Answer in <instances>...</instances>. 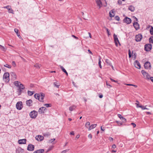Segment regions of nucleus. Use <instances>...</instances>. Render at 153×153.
<instances>
[{"label": "nucleus", "mask_w": 153, "mask_h": 153, "mask_svg": "<svg viewBox=\"0 0 153 153\" xmlns=\"http://www.w3.org/2000/svg\"><path fill=\"white\" fill-rule=\"evenodd\" d=\"M22 102H17L16 105V107L17 109L19 110H20L22 108Z\"/></svg>", "instance_id": "nucleus-7"}, {"label": "nucleus", "mask_w": 153, "mask_h": 153, "mask_svg": "<svg viewBox=\"0 0 153 153\" xmlns=\"http://www.w3.org/2000/svg\"><path fill=\"white\" fill-rule=\"evenodd\" d=\"M24 152V150L22 148L19 147L16 150V153H22Z\"/></svg>", "instance_id": "nucleus-18"}, {"label": "nucleus", "mask_w": 153, "mask_h": 153, "mask_svg": "<svg viewBox=\"0 0 153 153\" xmlns=\"http://www.w3.org/2000/svg\"><path fill=\"white\" fill-rule=\"evenodd\" d=\"M127 85H128V86H134V87L135 88H137V86L136 85H133V84H127Z\"/></svg>", "instance_id": "nucleus-50"}, {"label": "nucleus", "mask_w": 153, "mask_h": 153, "mask_svg": "<svg viewBox=\"0 0 153 153\" xmlns=\"http://www.w3.org/2000/svg\"><path fill=\"white\" fill-rule=\"evenodd\" d=\"M131 125H132L134 127H135L136 126V124L134 123H131Z\"/></svg>", "instance_id": "nucleus-61"}, {"label": "nucleus", "mask_w": 153, "mask_h": 153, "mask_svg": "<svg viewBox=\"0 0 153 153\" xmlns=\"http://www.w3.org/2000/svg\"><path fill=\"white\" fill-rule=\"evenodd\" d=\"M51 135L50 133L49 132H46L45 133L43 134V135L44 136H46L47 137H48V136H50Z\"/></svg>", "instance_id": "nucleus-34"}, {"label": "nucleus", "mask_w": 153, "mask_h": 153, "mask_svg": "<svg viewBox=\"0 0 153 153\" xmlns=\"http://www.w3.org/2000/svg\"><path fill=\"white\" fill-rule=\"evenodd\" d=\"M46 110V108L45 107H42L40 108L39 110V112L40 114L44 113L45 111Z\"/></svg>", "instance_id": "nucleus-12"}, {"label": "nucleus", "mask_w": 153, "mask_h": 153, "mask_svg": "<svg viewBox=\"0 0 153 153\" xmlns=\"http://www.w3.org/2000/svg\"><path fill=\"white\" fill-rule=\"evenodd\" d=\"M141 73L143 74L145 78L147 79H149L150 78V76L149 74L144 70H142L141 71Z\"/></svg>", "instance_id": "nucleus-4"}, {"label": "nucleus", "mask_w": 153, "mask_h": 153, "mask_svg": "<svg viewBox=\"0 0 153 153\" xmlns=\"http://www.w3.org/2000/svg\"><path fill=\"white\" fill-rule=\"evenodd\" d=\"M134 7L132 5L130 6L128 8V10H134Z\"/></svg>", "instance_id": "nucleus-41"}, {"label": "nucleus", "mask_w": 153, "mask_h": 153, "mask_svg": "<svg viewBox=\"0 0 153 153\" xmlns=\"http://www.w3.org/2000/svg\"><path fill=\"white\" fill-rule=\"evenodd\" d=\"M109 140L110 141H112L113 140V138L112 137H110L109 138Z\"/></svg>", "instance_id": "nucleus-64"}, {"label": "nucleus", "mask_w": 153, "mask_h": 153, "mask_svg": "<svg viewBox=\"0 0 153 153\" xmlns=\"http://www.w3.org/2000/svg\"><path fill=\"white\" fill-rule=\"evenodd\" d=\"M150 43H153V36H151L149 39Z\"/></svg>", "instance_id": "nucleus-35"}, {"label": "nucleus", "mask_w": 153, "mask_h": 153, "mask_svg": "<svg viewBox=\"0 0 153 153\" xmlns=\"http://www.w3.org/2000/svg\"><path fill=\"white\" fill-rule=\"evenodd\" d=\"M36 138L38 141H42L43 140L44 137L42 136L39 135L36 137Z\"/></svg>", "instance_id": "nucleus-15"}, {"label": "nucleus", "mask_w": 153, "mask_h": 153, "mask_svg": "<svg viewBox=\"0 0 153 153\" xmlns=\"http://www.w3.org/2000/svg\"><path fill=\"white\" fill-rule=\"evenodd\" d=\"M27 93L30 96H31L33 94V92H32V91H28Z\"/></svg>", "instance_id": "nucleus-37"}, {"label": "nucleus", "mask_w": 153, "mask_h": 153, "mask_svg": "<svg viewBox=\"0 0 153 153\" xmlns=\"http://www.w3.org/2000/svg\"><path fill=\"white\" fill-rule=\"evenodd\" d=\"M88 138H90V139H91L92 137V135L91 134H89L88 135Z\"/></svg>", "instance_id": "nucleus-58"}, {"label": "nucleus", "mask_w": 153, "mask_h": 153, "mask_svg": "<svg viewBox=\"0 0 153 153\" xmlns=\"http://www.w3.org/2000/svg\"><path fill=\"white\" fill-rule=\"evenodd\" d=\"M105 62L106 63H107V65H108L109 66L111 65V61L108 59H106Z\"/></svg>", "instance_id": "nucleus-27"}, {"label": "nucleus", "mask_w": 153, "mask_h": 153, "mask_svg": "<svg viewBox=\"0 0 153 153\" xmlns=\"http://www.w3.org/2000/svg\"><path fill=\"white\" fill-rule=\"evenodd\" d=\"M128 52L129 57V58H130L131 56V53L130 50H129Z\"/></svg>", "instance_id": "nucleus-47"}, {"label": "nucleus", "mask_w": 153, "mask_h": 153, "mask_svg": "<svg viewBox=\"0 0 153 153\" xmlns=\"http://www.w3.org/2000/svg\"><path fill=\"white\" fill-rule=\"evenodd\" d=\"M12 64L14 67L16 66V62L14 61H13L12 62Z\"/></svg>", "instance_id": "nucleus-57"}, {"label": "nucleus", "mask_w": 153, "mask_h": 153, "mask_svg": "<svg viewBox=\"0 0 153 153\" xmlns=\"http://www.w3.org/2000/svg\"><path fill=\"white\" fill-rule=\"evenodd\" d=\"M44 106H45L46 107H49L51 106V104H44Z\"/></svg>", "instance_id": "nucleus-39"}, {"label": "nucleus", "mask_w": 153, "mask_h": 153, "mask_svg": "<svg viewBox=\"0 0 153 153\" xmlns=\"http://www.w3.org/2000/svg\"><path fill=\"white\" fill-rule=\"evenodd\" d=\"M114 42L115 44V45L116 46H117V47L118 46V44L117 43H119V44L120 45V44L119 42V41L118 40V38H116L115 39H114Z\"/></svg>", "instance_id": "nucleus-23"}, {"label": "nucleus", "mask_w": 153, "mask_h": 153, "mask_svg": "<svg viewBox=\"0 0 153 153\" xmlns=\"http://www.w3.org/2000/svg\"><path fill=\"white\" fill-rule=\"evenodd\" d=\"M113 10H111V11H110L109 12V16L111 17H114L115 15L114 12L113 11Z\"/></svg>", "instance_id": "nucleus-24"}, {"label": "nucleus", "mask_w": 153, "mask_h": 153, "mask_svg": "<svg viewBox=\"0 0 153 153\" xmlns=\"http://www.w3.org/2000/svg\"><path fill=\"white\" fill-rule=\"evenodd\" d=\"M38 112L35 110L31 111L30 113V116L32 118H35L37 116Z\"/></svg>", "instance_id": "nucleus-2"}, {"label": "nucleus", "mask_w": 153, "mask_h": 153, "mask_svg": "<svg viewBox=\"0 0 153 153\" xmlns=\"http://www.w3.org/2000/svg\"><path fill=\"white\" fill-rule=\"evenodd\" d=\"M110 79L112 81V82H115L116 83H118V82L117 81V80H115L113 79H112V78H110Z\"/></svg>", "instance_id": "nucleus-53"}, {"label": "nucleus", "mask_w": 153, "mask_h": 153, "mask_svg": "<svg viewBox=\"0 0 153 153\" xmlns=\"http://www.w3.org/2000/svg\"><path fill=\"white\" fill-rule=\"evenodd\" d=\"M72 37H73L74 38H75V39H78V38L77 37H76V36H75L74 35H72Z\"/></svg>", "instance_id": "nucleus-60"}, {"label": "nucleus", "mask_w": 153, "mask_h": 153, "mask_svg": "<svg viewBox=\"0 0 153 153\" xmlns=\"http://www.w3.org/2000/svg\"><path fill=\"white\" fill-rule=\"evenodd\" d=\"M3 8L4 9H7V10H11V7L10 6L8 5L4 7Z\"/></svg>", "instance_id": "nucleus-33"}, {"label": "nucleus", "mask_w": 153, "mask_h": 153, "mask_svg": "<svg viewBox=\"0 0 153 153\" xmlns=\"http://www.w3.org/2000/svg\"><path fill=\"white\" fill-rule=\"evenodd\" d=\"M34 149V146L32 144H29L27 146V150L29 151H33Z\"/></svg>", "instance_id": "nucleus-11"}, {"label": "nucleus", "mask_w": 153, "mask_h": 153, "mask_svg": "<svg viewBox=\"0 0 153 153\" xmlns=\"http://www.w3.org/2000/svg\"><path fill=\"white\" fill-rule=\"evenodd\" d=\"M4 66L8 68H11V66L10 65H9L8 64H6L4 65Z\"/></svg>", "instance_id": "nucleus-40"}, {"label": "nucleus", "mask_w": 153, "mask_h": 153, "mask_svg": "<svg viewBox=\"0 0 153 153\" xmlns=\"http://www.w3.org/2000/svg\"><path fill=\"white\" fill-rule=\"evenodd\" d=\"M34 66L37 68H39L41 66V65L39 64H36L34 65Z\"/></svg>", "instance_id": "nucleus-31"}, {"label": "nucleus", "mask_w": 153, "mask_h": 153, "mask_svg": "<svg viewBox=\"0 0 153 153\" xmlns=\"http://www.w3.org/2000/svg\"><path fill=\"white\" fill-rule=\"evenodd\" d=\"M90 123L89 122H87L85 124V126L87 128H88L90 126Z\"/></svg>", "instance_id": "nucleus-30"}, {"label": "nucleus", "mask_w": 153, "mask_h": 153, "mask_svg": "<svg viewBox=\"0 0 153 153\" xmlns=\"http://www.w3.org/2000/svg\"><path fill=\"white\" fill-rule=\"evenodd\" d=\"M133 25L136 30H137L139 29V25L137 22H134L133 23Z\"/></svg>", "instance_id": "nucleus-14"}, {"label": "nucleus", "mask_w": 153, "mask_h": 153, "mask_svg": "<svg viewBox=\"0 0 153 153\" xmlns=\"http://www.w3.org/2000/svg\"><path fill=\"white\" fill-rule=\"evenodd\" d=\"M10 74L8 72L4 73L3 76V79L5 82H8L10 81Z\"/></svg>", "instance_id": "nucleus-1"}, {"label": "nucleus", "mask_w": 153, "mask_h": 153, "mask_svg": "<svg viewBox=\"0 0 153 153\" xmlns=\"http://www.w3.org/2000/svg\"><path fill=\"white\" fill-rule=\"evenodd\" d=\"M14 31L16 33L17 36L19 38H20L21 37L19 34V33H18L19 30L17 28H15L14 29Z\"/></svg>", "instance_id": "nucleus-25"}, {"label": "nucleus", "mask_w": 153, "mask_h": 153, "mask_svg": "<svg viewBox=\"0 0 153 153\" xmlns=\"http://www.w3.org/2000/svg\"><path fill=\"white\" fill-rule=\"evenodd\" d=\"M18 87V95H19L21 94L22 93V90H23L25 89V87L24 86V85L23 84H21V85L20 86Z\"/></svg>", "instance_id": "nucleus-8"}, {"label": "nucleus", "mask_w": 153, "mask_h": 153, "mask_svg": "<svg viewBox=\"0 0 153 153\" xmlns=\"http://www.w3.org/2000/svg\"><path fill=\"white\" fill-rule=\"evenodd\" d=\"M0 46L1 47V49L3 51H5L6 50V48H4V46H2L1 45H0Z\"/></svg>", "instance_id": "nucleus-44"}, {"label": "nucleus", "mask_w": 153, "mask_h": 153, "mask_svg": "<svg viewBox=\"0 0 153 153\" xmlns=\"http://www.w3.org/2000/svg\"><path fill=\"white\" fill-rule=\"evenodd\" d=\"M116 122L117 123L119 126H120L123 124L121 122H119V121H117Z\"/></svg>", "instance_id": "nucleus-42"}, {"label": "nucleus", "mask_w": 153, "mask_h": 153, "mask_svg": "<svg viewBox=\"0 0 153 153\" xmlns=\"http://www.w3.org/2000/svg\"><path fill=\"white\" fill-rule=\"evenodd\" d=\"M105 29L106 30V31H107V32L108 33V36L110 35V33L109 32V30L106 27H105Z\"/></svg>", "instance_id": "nucleus-51"}, {"label": "nucleus", "mask_w": 153, "mask_h": 153, "mask_svg": "<svg viewBox=\"0 0 153 153\" xmlns=\"http://www.w3.org/2000/svg\"><path fill=\"white\" fill-rule=\"evenodd\" d=\"M101 130L103 131H105V128L104 127H103L102 128V126H101Z\"/></svg>", "instance_id": "nucleus-62"}, {"label": "nucleus", "mask_w": 153, "mask_h": 153, "mask_svg": "<svg viewBox=\"0 0 153 153\" xmlns=\"http://www.w3.org/2000/svg\"><path fill=\"white\" fill-rule=\"evenodd\" d=\"M99 62H98V65L100 67V68H102V66L101 64V61H100V58L101 57L100 56H99Z\"/></svg>", "instance_id": "nucleus-29"}, {"label": "nucleus", "mask_w": 153, "mask_h": 153, "mask_svg": "<svg viewBox=\"0 0 153 153\" xmlns=\"http://www.w3.org/2000/svg\"><path fill=\"white\" fill-rule=\"evenodd\" d=\"M117 116L120 119L123 117L120 114H118Z\"/></svg>", "instance_id": "nucleus-56"}, {"label": "nucleus", "mask_w": 153, "mask_h": 153, "mask_svg": "<svg viewBox=\"0 0 153 153\" xmlns=\"http://www.w3.org/2000/svg\"><path fill=\"white\" fill-rule=\"evenodd\" d=\"M115 19L116 20H117V21H119L120 20V17L118 16H116L115 17Z\"/></svg>", "instance_id": "nucleus-49"}, {"label": "nucleus", "mask_w": 153, "mask_h": 153, "mask_svg": "<svg viewBox=\"0 0 153 153\" xmlns=\"http://www.w3.org/2000/svg\"><path fill=\"white\" fill-rule=\"evenodd\" d=\"M122 0H118V3L119 4H121L122 3Z\"/></svg>", "instance_id": "nucleus-55"}, {"label": "nucleus", "mask_w": 153, "mask_h": 153, "mask_svg": "<svg viewBox=\"0 0 153 153\" xmlns=\"http://www.w3.org/2000/svg\"><path fill=\"white\" fill-rule=\"evenodd\" d=\"M139 107H140V108H142V109H143V110H144V109H147V110H148V109L146 107H144L143 106H142V105H140V106H138Z\"/></svg>", "instance_id": "nucleus-43"}, {"label": "nucleus", "mask_w": 153, "mask_h": 153, "mask_svg": "<svg viewBox=\"0 0 153 153\" xmlns=\"http://www.w3.org/2000/svg\"><path fill=\"white\" fill-rule=\"evenodd\" d=\"M121 120L123 122L125 123L126 122V119L123 117L121 119Z\"/></svg>", "instance_id": "nucleus-48"}, {"label": "nucleus", "mask_w": 153, "mask_h": 153, "mask_svg": "<svg viewBox=\"0 0 153 153\" xmlns=\"http://www.w3.org/2000/svg\"><path fill=\"white\" fill-rule=\"evenodd\" d=\"M18 142L19 144H25L26 142V139L19 140H18Z\"/></svg>", "instance_id": "nucleus-16"}, {"label": "nucleus", "mask_w": 153, "mask_h": 153, "mask_svg": "<svg viewBox=\"0 0 153 153\" xmlns=\"http://www.w3.org/2000/svg\"><path fill=\"white\" fill-rule=\"evenodd\" d=\"M40 94H35L34 96L35 98L36 99L39 100L40 96Z\"/></svg>", "instance_id": "nucleus-26"}, {"label": "nucleus", "mask_w": 153, "mask_h": 153, "mask_svg": "<svg viewBox=\"0 0 153 153\" xmlns=\"http://www.w3.org/2000/svg\"><path fill=\"white\" fill-rule=\"evenodd\" d=\"M76 107L75 105H72L70 106L69 108V110L70 111H72L76 108Z\"/></svg>", "instance_id": "nucleus-28"}, {"label": "nucleus", "mask_w": 153, "mask_h": 153, "mask_svg": "<svg viewBox=\"0 0 153 153\" xmlns=\"http://www.w3.org/2000/svg\"><path fill=\"white\" fill-rule=\"evenodd\" d=\"M152 48V45L151 44H146L145 45L144 50L147 51H150Z\"/></svg>", "instance_id": "nucleus-3"}, {"label": "nucleus", "mask_w": 153, "mask_h": 153, "mask_svg": "<svg viewBox=\"0 0 153 153\" xmlns=\"http://www.w3.org/2000/svg\"><path fill=\"white\" fill-rule=\"evenodd\" d=\"M97 5L100 8V7L102 6V2L100 0H95Z\"/></svg>", "instance_id": "nucleus-19"}, {"label": "nucleus", "mask_w": 153, "mask_h": 153, "mask_svg": "<svg viewBox=\"0 0 153 153\" xmlns=\"http://www.w3.org/2000/svg\"><path fill=\"white\" fill-rule=\"evenodd\" d=\"M134 65L135 67L137 68L140 69L141 68L140 64L139 62L137 60H136L134 62Z\"/></svg>", "instance_id": "nucleus-10"}, {"label": "nucleus", "mask_w": 153, "mask_h": 153, "mask_svg": "<svg viewBox=\"0 0 153 153\" xmlns=\"http://www.w3.org/2000/svg\"><path fill=\"white\" fill-rule=\"evenodd\" d=\"M123 22L126 23L127 24H128L131 23V19L128 17L125 18L123 20Z\"/></svg>", "instance_id": "nucleus-5"}, {"label": "nucleus", "mask_w": 153, "mask_h": 153, "mask_svg": "<svg viewBox=\"0 0 153 153\" xmlns=\"http://www.w3.org/2000/svg\"><path fill=\"white\" fill-rule=\"evenodd\" d=\"M53 146H50L49 147L48 149V150L46 152V153L48 152L49 151L51 150H52L53 149Z\"/></svg>", "instance_id": "nucleus-32"}, {"label": "nucleus", "mask_w": 153, "mask_h": 153, "mask_svg": "<svg viewBox=\"0 0 153 153\" xmlns=\"http://www.w3.org/2000/svg\"><path fill=\"white\" fill-rule=\"evenodd\" d=\"M114 39H115L116 38H117V35H116L114 33Z\"/></svg>", "instance_id": "nucleus-59"}, {"label": "nucleus", "mask_w": 153, "mask_h": 153, "mask_svg": "<svg viewBox=\"0 0 153 153\" xmlns=\"http://www.w3.org/2000/svg\"><path fill=\"white\" fill-rule=\"evenodd\" d=\"M14 84L17 87H19L21 85V84H22L20 82L18 81H15L14 82Z\"/></svg>", "instance_id": "nucleus-21"}, {"label": "nucleus", "mask_w": 153, "mask_h": 153, "mask_svg": "<svg viewBox=\"0 0 153 153\" xmlns=\"http://www.w3.org/2000/svg\"><path fill=\"white\" fill-rule=\"evenodd\" d=\"M60 67L63 72H66V70L65 69L63 68V66H60Z\"/></svg>", "instance_id": "nucleus-46"}, {"label": "nucleus", "mask_w": 153, "mask_h": 153, "mask_svg": "<svg viewBox=\"0 0 153 153\" xmlns=\"http://www.w3.org/2000/svg\"><path fill=\"white\" fill-rule=\"evenodd\" d=\"M69 150L68 149L63 150L62 152L61 153H65L66 152H68Z\"/></svg>", "instance_id": "nucleus-52"}, {"label": "nucleus", "mask_w": 153, "mask_h": 153, "mask_svg": "<svg viewBox=\"0 0 153 153\" xmlns=\"http://www.w3.org/2000/svg\"><path fill=\"white\" fill-rule=\"evenodd\" d=\"M151 28L150 30V33L151 35H153V27L152 26H151Z\"/></svg>", "instance_id": "nucleus-38"}, {"label": "nucleus", "mask_w": 153, "mask_h": 153, "mask_svg": "<svg viewBox=\"0 0 153 153\" xmlns=\"http://www.w3.org/2000/svg\"><path fill=\"white\" fill-rule=\"evenodd\" d=\"M97 126V124H92L89 127L88 130H90L91 129L95 128Z\"/></svg>", "instance_id": "nucleus-22"}, {"label": "nucleus", "mask_w": 153, "mask_h": 153, "mask_svg": "<svg viewBox=\"0 0 153 153\" xmlns=\"http://www.w3.org/2000/svg\"><path fill=\"white\" fill-rule=\"evenodd\" d=\"M44 152L43 149H40L35 151L33 153H43Z\"/></svg>", "instance_id": "nucleus-20"}, {"label": "nucleus", "mask_w": 153, "mask_h": 153, "mask_svg": "<svg viewBox=\"0 0 153 153\" xmlns=\"http://www.w3.org/2000/svg\"><path fill=\"white\" fill-rule=\"evenodd\" d=\"M57 83L56 82H54L53 83V84L57 88H59V85H57Z\"/></svg>", "instance_id": "nucleus-45"}, {"label": "nucleus", "mask_w": 153, "mask_h": 153, "mask_svg": "<svg viewBox=\"0 0 153 153\" xmlns=\"http://www.w3.org/2000/svg\"><path fill=\"white\" fill-rule=\"evenodd\" d=\"M55 140V139L54 138L51 139L50 140H49V142L50 143H52Z\"/></svg>", "instance_id": "nucleus-54"}, {"label": "nucleus", "mask_w": 153, "mask_h": 153, "mask_svg": "<svg viewBox=\"0 0 153 153\" xmlns=\"http://www.w3.org/2000/svg\"><path fill=\"white\" fill-rule=\"evenodd\" d=\"M144 67L145 69H150L151 68V65L150 62H146L144 65Z\"/></svg>", "instance_id": "nucleus-6"}, {"label": "nucleus", "mask_w": 153, "mask_h": 153, "mask_svg": "<svg viewBox=\"0 0 153 153\" xmlns=\"http://www.w3.org/2000/svg\"><path fill=\"white\" fill-rule=\"evenodd\" d=\"M142 38V36L140 34H138L135 36V40L137 42H140Z\"/></svg>", "instance_id": "nucleus-9"}, {"label": "nucleus", "mask_w": 153, "mask_h": 153, "mask_svg": "<svg viewBox=\"0 0 153 153\" xmlns=\"http://www.w3.org/2000/svg\"><path fill=\"white\" fill-rule=\"evenodd\" d=\"M106 85L107 87L108 88H110L111 87H112L111 85H110L109 83L107 81H106Z\"/></svg>", "instance_id": "nucleus-36"}, {"label": "nucleus", "mask_w": 153, "mask_h": 153, "mask_svg": "<svg viewBox=\"0 0 153 153\" xmlns=\"http://www.w3.org/2000/svg\"><path fill=\"white\" fill-rule=\"evenodd\" d=\"M13 10H8V12L9 13H13Z\"/></svg>", "instance_id": "nucleus-63"}, {"label": "nucleus", "mask_w": 153, "mask_h": 153, "mask_svg": "<svg viewBox=\"0 0 153 153\" xmlns=\"http://www.w3.org/2000/svg\"><path fill=\"white\" fill-rule=\"evenodd\" d=\"M45 94L43 93H40V96L39 100L41 102H43V99L45 97Z\"/></svg>", "instance_id": "nucleus-13"}, {"label": "nucleus", "mask_w": 153, "mask_h": 153, "mask_svg": "<svg viewBox=\"0 0 153 153\" xmlns=\"http://www.w3.org/2000/svg\"><path fill=\"white\" fill-rule=\"evenodd\" d=\"M26 103L27 106H31L32 105V101L31 100H27L26 101Z\"/></svg>", "instance_id": "nucleus-17"}]
</instances>
